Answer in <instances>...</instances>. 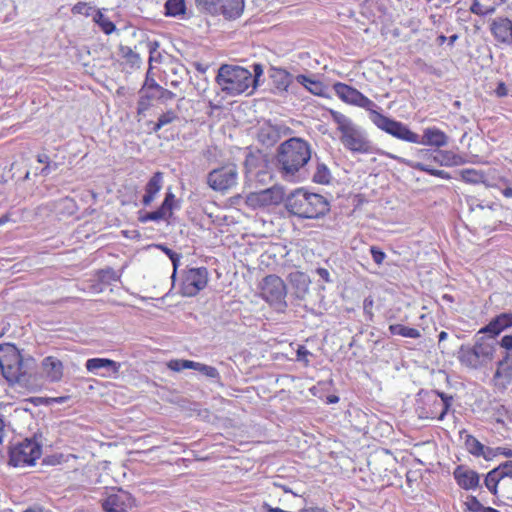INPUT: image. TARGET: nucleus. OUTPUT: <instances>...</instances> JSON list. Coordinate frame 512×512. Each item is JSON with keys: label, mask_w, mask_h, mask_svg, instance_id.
Listing matches in <instances>:
<instances>
[{"label": "nucleus", "mask_w": 512, "mask_h": 512, "mask_svg": "<svg viewBox=\"0 0 512 512\" xmlns=\"http://www.w3.org/2000/svg\"><path fill=\"white\" fill-rule=\"evenodd\" d=\"M119 55L126 60L128 64H130L132 67L134 66H140L141 64V58L139 54L134 52L130 47L120 45L119 46Z\"/></svg>", "instance_id": "obj_34"}, {"label": "nucleus", "mask_w": 512, "mask_h": 512, "mask_svg": "<svg viewBox=\"0 0 512 512\" xmlns=\"http://www.w3.org/2000/svg\"><path fill=\"white\" fill-rule=\"evenodd\" d=\"M310 354L311 353L304 346H299L297 349V360L308 362L307 356Z\"/></svg>", "instance_id": "obj_58"}, {"label": "nucleus", "mask_w": 512, "mask_h": 512, "mask_svg": "<svg viewBox=\"0 0 512 512\" xmlns=\"http://www.w3.org/2000/svg\"><path fill=\"white\" fill-rule=\"evenodd\" d=\"M288 280L295 290V296L298 299H304L309 290L310 279L308 275L300 271H294L288 275Z\"/></svg>", "instance_id": "obj_25"}, {"label": "nucleus", "mask_w": 512, "mask_h": 512, "mask_svg": "<svg viewBox=\"0 0 512 512\" xmlns=\"http://www.w3.org/2000/svg\"><path fill=\"white\" fill-rule=\"evenodd\" d=\"M287 291L284 281L277 275H268L263 279L261 287L262 297L278 311H284L287 307L285 301Z\"/></svg>", "instance_id": "obj_10"}, {"label": "nucleus", "mask_w": 512, "mask_h": 512, "mask_svg": "<svg viewBox=\"0 0 512 512\" xmlns=\"http://www.w3.org/2000/svg\"><path fill=\"white\" fill-rule=\"evenodd\" d=\"M296 80L299 84L303 85L309 92L316 96H322L324 93V85L318 80H313L305 75L296 76Z\"/></svg>", "instance_id": "obj_30"}, {"label": "nucleus", "mask_w": 512, "mask_h": 512, "mask_svg": "<svg viewBox=\"0 0 512 512\" xmlns=\"http://www.w3.org/2000/svg\"><path fill=\"white\" fill-rule=\"evenodd\" d=\"M59 165L56 162L50 161L46 166H44L41 170V174L43 176H47L50 173L56 171L58 169Z\"/></svg>", "instance_id": "obj_56"}, {"label": "nucleus", "mask_w": 512, "mask_h": 512, "mask_svg": "<svg viewBox=\"0 0 512 512\" xmlns=\"http://www.w3.org/2000/svg\"><path fill=\"white\" fill-rule=\"evenodd\" d=\"M159 86L149 88H140L138 91L139 99L137 102V113L139 115L145 114V112L152 106L153 101L159 102V92L157 91Z\"/></svg>", "instance_id": "obj_23"}, {"label": "nucleus", "mask_w": 512, "mask_h": 512, "mask_svg": "<svg viewBox=\"0 0 512 512\" xmlns=\"http://www.w3.org/2000/svg\"><path fill=\"white\" fill-rule=\"evenodd\" d=\"M238 169L233 163L213 169L207 176L208 185L215 191H225L237 184Z\"/></svg>", "instance_id": "obj_11"}, {"label": "nucleus", "mask_w": 512, "mask_h": 512, "mask_svg": "<svg viewBox=\"0 0 512 512\" xmlns=\"http://www.w3.org/2000/svg\"><path fill=\"white\" fill-rule=\"evenodd\" d=\"M253 72H254V75H252L253 85H252V90L249 92V94H251L252 91L259 85L260 77L263 75L262 65L259 63L254 64Z\"/></svg>", "instance_id": "obj_49"}, {"label": "nucleus", "mask_w": 512, "mask_h": 512, "mask_svg": "<svg viewBox=\"0 0 512 512\" xmlns=\"http://www.w3.org/2000/svg\"><path fill=\"white\" fill-rule=\"evenodd\" d=\"M170 260H171V262L173 264V268H174V271H173V274H172L171 278L174 280L175 277H176L177 268H178L179 263H180V255L177 254L173 258H171Z\"/></svg>", "instance_id": "obj_61"}, {"label": "nucleus", "mask_w": 512, "mask_h": 512, "mask_svg": "<svg viewBox=\"0 0 512 512\" xmlns=\"http://www.w3.org/2000/svg\"><path fill=\"white\" fill-rule=\"evenodd\" d=\"M157 91L159 92V103L161 104H166L167 102L174 99L176 96L172 91L165 89L162 86H159Z\"/></svg>", "instance_id": "obj_47"}, {"label": "nucleus", "mask_w": 512, "mask_h": 512, "mask_svg": "<svg viewBox=\"0 0 512 512\" xmlns=\"http://www.w3.org/2000/svg\"><path fill=\"white\" fill-rule=\"evenodd\" d=\"M196 363L197 362H194V361H191V360H178V359H175V360H170L167 363V366H168V368L170 370L179 372V371H182L184 369H193V370H195Z\"/></svg>", "instance_id": "obj_38"}, {"label": "nucleus", "mask_w": 512, "mask_h": 512, "mask_svg": "<svg viewBox=\"0 0 512 512\" xmlns=\"http://www.w3.org/2000/svg\"><path fill=\"white\" fill-rule=\"evenodd\" d=\"M329 112H330V115H331L333 121L338 125L337 129L341 133H343L350 127L354 126L353 122L348 117H346L344 114H342L338 111L332 110V109Z\"/></svg>", "instance_id": "obj_36"}, {"label": "nucleus", "mask_w": 512, "mask_h": 512, "mask_svg": "<svg viewBox=\"0 0 512 512\" xmlns=\"http://www.w3.org/2000/svg\"><path fill=\"white\" fill-rule=\"evenodd\" d=\"M270 189V192H272L269 196L271 197V200H273L271 202V205L273 204H279L280 202H282L284 199L283 197V192L281 189L277 188V187H272V188H269Z\"/></svg>", "instance_id": "obj_52"}, {"label": "nucleus", "mask_w": 512, "mask_h": 512, "mask_svg": "<svg viewBox=\"0 0 512 512\" xmlns=\"http://www.w3.org/2000/svg\"><path fill=\"white\" fill-rule=\"evenodd\" d=\"M497 467H498L499 472L501 473L503 479L504 478L512 479V460L502 462Z\"/></svg>", "instance_id": "obj_48"}, {"label": "nucleus", "mask_w": 512, "mask_h": 512, "mask_svg": "<svg viewBox=\"0 0 512 512\" xmlns=\"http://www.w3.org/2000/svg\"><path fill=\"white\" fill-rule=\"evenodd\" d=\"M494 92H495V95L498 98L506 97L508 95V93H509L508 88H507L506 84L503 81H500L497 84V87H496Z\"/></svg>", "instance_id": "obj_54"}, {"label": "nucleus", "mask_w": 512, "mask_h": 512, "mask_svg": "<svg viewBox=\"0 0 512 512\" xmlns=\"http://www.w3.org/2000/svg\"><path fill=\"white\" fill-rule=\"evenodd\" d=\"M134 499L130 493L122 489L113 490L101 500L105 512H128L133 507Z\"/></svg>", "instance_id": "obj_14"}, {"label": "nucleus", "mask_w": 512, "mask_h": 512, "mask_svg": "<svg viewBox=\"0 0 512 512\" xmlns=\"http://www.w3.org/2000/svg\"><path fill=\"white\" fill-rule=\"evenodd\" d=\"M373 305H374V300L371 296L366 297L364 299L363 312L368 317L369 320H372V318H373V312H372Z\"/></svg>", "instance_id": "obj_51"}, {"label": "nucleus", "mask_w": 512, "mask_h": 512, "mask_svg": "<svg viewBox=\"0 0 512 512\" xmlns=\"http://www.w3.org/2000/svg\"><path fill=\"white\" fill-rule=\"evenodd\" d=\"M333 89L342 101L364 108L369 111V114L371 111H375L373 108L376 104L356 88L342 82H337L333 85Z\"/></svg>", "instance_id": "obj_13"}, {"label": "nucleus", "mask_w": 512, "mask_h": 512, "mask_svg": "<svg viewBox=\"0 0 512 512\" xmlns=\"http://www.w3.org/2000/svg\"><path fill=\"white\" fill-rule=\"evenodd\" d=\"M271 193L272 192H270V189L251 192L246 196V204L252 208L269 206L273 201L269 196Z\"/></svg>", "instance_id": "obj_28"}, {"label": "nucleus", "mask_w": 512, "mask_h": 512, "mask_svg": "<svg viewBox=\"0 0 512 512\" xmlns=\"http://www.w3.org/2000/svg\"><path fill=\"white\" fill-rule=\"evenodd\" d=\"M310 159V144L302 138L292 137L277 148V168L284 178L294 177Z\"/></svg>", "instance_id": "obj_2"}, {"label": "nucleus", "mask_w": 512, "mask_h": 512, "mask_svg": "<svg viewBox=\"0 0 512 512\" xmlns=\"http://www.w3.org/2000/svg\"><path fill=\"white\" fill-rule=\"evenodd\" d=\"M460 437H464L465 448L471 455L475 457H480L481 454H484L483 448L485 445L478 441V439L475 438L473 435L469 434L467 430H461Z\"/></svg>", "instance_id": "obj_29"}, {"label": "nucleus", "mask_w": 512, "mask_h": 512, "mask_svg": "<svg viewBox=\"0 0 512 512\" xmlns=\"http://www.w3.org/2000/svg\"><path fill=\"white\" fill-rule=\"evenodd\" d=\"M159 215L155 213V211H151V212H145V213H139V217H138V220L142 223H146L148 221H155V222H158V217Z\"/></svg>", "instance_id": "obj_53"}, {"label": "nucleus", "mask_w": 512, "mask_h": 512, "mask_svg": "<svg viewBox=\"0 0 512 512\" xmlns=\"http://www.w3.org/2000/svg\"><path fill=\"white\" fill-rule=\"evenodd\" d=\"M199 12L223 16L226 20L239 18L244 11V0H195Z\"/></svg>", "instance_id": "obj_7"}, {"label": "nucleus", "mask_w": 512, "mask_h": 512, "mask_svg": "<svg viewBox=\"0 0 512 512\" xmlns=\"http://www.w3.org/2000/svg\"><path fill=\"white\" fill-rule=\"evenodd\" d=\"M163 173L160 171L155 172L147 184L145 185V193L142 198V204L149 206L156 198L159 191L163 186Z\"/></svg>", "instance_id": "obj_21"}, {"label": "nucleus", "mask_w": 512, "mask_h": 512, "mask_svg": "<svg viewBox=\"0 0 512 512\" xmlns=\"http://www.w3.org/2000/svg\"><path fill=\"white\" fill-rule=\"evenodd\" d=\"M147 86H148L149 88H152V87H155V86H160V85H159V84L154 80V78H151V77L149 76V72L147 73L146 78H145V81H144V83H143V85H142V87H141V88H145V87H147Z\"/></svg>", "instance_id": "obj_60"}, {"label": "nucleus", "mask_w": 512, "mask_h": 512, "mask_svg": "<svg viewBox=\"0 0 512 512\" xmlns=\"http://www.w3.org/2000/svg\"><path fill=\"white\" fill-rule=\"evenodd\" d=\"M312 179L318 184H328L331 179L330 170L324 163L318 162Z\"/></svg>", "instance_id": "obj_35"}, {"label": "nucleus", "mask_w": 512, "mask_h": 512, "mask_svg": "<svg viewBox=\"0 0 512 512\" xmlns=\"http://www.w3.org/2000/svg\"><path fill=\"white\" fill-rule=\"evenodd\" d=\"M418 144L443 147L448 144V136L436 127H428L424 129Z\"/></svg>", "instance_id": "obj_22"}, {"label": "nucleus", "mask_w": 512, "mask_h": 512, "mask_svg": "<svg viewBox=\"0 0 512 512\" xmlns=\"http://www.w3.org/2000/svg\"><path fill=\"white\" fill-rule=\"evenodd\" d=\"M471 13L478 16H486L491 15L495 12L494 6H485L481 4L478 0H474L470 6Z\"/></svg>", "instance_id": "obj_39"}, {"label": "nucleus", "mask_w": 512, "mask_h": 512, "mask_svg": "<svg viewBox=\"0 0 512 512\" xmlns=\"http://www.w3.org/2000/svg\"><path fill=\"white\" fill-rule=\"evenodd\" d=\"M37 161L45 166L51 161L50 157L45 153H40L37 155Z\"/></svg>", "instance_id": "obj_63"}, {"label": "nucleus", "mask_w": 512, "mask_h": 512, "mask_svg": "<svg viewBox=\"0 0 512 512\" xmlns=\"http://www.w3.org/2000/svg\"><path fill=\"white\" fill-rule=\"evenodd\" d=\"M389 331L392 335H400L407 338L417 339L421 337V333L418 329L406 327L402 324H391Z\"/></svg>", "instance_id": "obj_32"}, {"label": "nucleus", "mask_w": 512, "mask_h": 512, "mask_svg": "<svg viewBox=\"0 0 512 512\" xmlns=\"http://www.w3.org/2000/svg\"><path fill=\"white\" fill-rule=\"evenodd\" d=\"M502 480L503 477L499 472L498 467H495L486 474L484 478V485H499Z\"/></svg>", "instance_id": "obj_44"}, {"label": "nucleus", "mask_w": 512, "mask_h": 512, "mask_svg": "<svg viewBox=\"0 0 512 512\" xmlns=\"http://www.w3.org/2000/svg\"><path fill=\"white\" fill-rule=\"evenodd\" d=\"M121 364L114 360L108 358H90L85 363V368L87 371L101 375L103 377L107 376L105 373H99V370L106 369L111 371L113 374L119 373Z\"/></svg>", "instance_id": "obj_19"}, {"label": "nucleus", "mask_w": 512, "mask_h": 512, "mask_svg": "<svg viewBox=\"0 0 512 512\" xmlns=\"http://www.w3.org/2000/svg\"><path fill=\"white\" fill-rule=\"evenodd\" d=\"M370 253H371L373 261L377 265H382L384 260L387 257L386 253L382 249H380L378 246H371Z\"/></svg>", "instance_id": "obj_45"}, {"label": "nucleus", "mask_w": 512, "mask_h": 512, "mask_svg": "<svg viewBox=\"0 0 512 512\" xmlns=\"http://www.w3.org/2000/svg\"><path fill=\"white\" fill-rule=\"evenodd\" d=\"M461 177L468 183H479L482 181L483 175L474 169H465L461 172Z\"/></svg>", "instance_id": "obj_42"}, {"label": "nucleus", "mask_w": 512, "mask_h": 512, "mask_svg": "<svg viewBox=\"0 0 512 512\" xmlns=\"http://www.w3.org/2000/svg\"><path fill=\"white\" fill-rule=\"evenodd\" d=\"M497 343L495 339L478 337L473 346L461 345L457 358L463 366L478 369L492 361Z\"/></svg>", "instance_id": "obj_5"}, {"label": "nucleus", "mask_w": 512, "mask_h": 512, "mask_svg": "<svg viewBox=\"0 0 512 512\" xmlns=\"http://www.w3.org/2000/svg\"><path fill=\"white\" fill-rule=\"evenodd\" d=\"M35 360L32 357L23 358L14 344H0V368L3 377L10 385L28 387L30 384V370Z\"/></svg>", "instance_id": "obj_1"}, {"label": "nucleus", "mask_w": 512, "mask_h": 512, "mask_svg": "<svg viewBox=\"0 0 512 512\" xmlns=\"http://www.w3.org/2000/svg\"><path fill=\"white\" fill-rule=\"evenodd\" d=\"M284 206L290 215L301 219H317L330 210L328 200L317 193L298 188L287 195Z\"/></svg>", "instance_id": "obj_3"}, {"label": "nucleus", "mask_w": 512, "mask_h": 512, "mask_svg": "<svg viewBox=\"0 0 512 512\" xmlns=\"http://www.w3.org/2000/svg\"><path fill=\"white\" fill-rule=\"evenodd\" d=\"M499 345L506 350L505 355L497 363L495 377L501 375V370L512 368V334L504 335L499 341Z\"/></svg>", "instance_id": "obj_27"}, {"label": "nucleus", "mask_w": 512, "mask_h": 512, "mask_svg": "<svg viewBox=\"0 0 512 512\" xmlns=\"http://www.w3.org/2000/svg\"><path fill=\"white\" fill-rule=\"evenodd\" d=\"M495 452L498 455H503L506 458H512V449L507 447H496Z\"/></svg>", "instance_id": "obj_59"}, {"label": "nucleus", "mask_w": 512, "mask_h": 512, "mask_svg": "<svg viewBox=\"0 0 512 512\" xmlns=\"http://www.w3.org/2000/svg\"><path fill=\"white\" fill-rule=\"evenodd\" d=\"M41 453V444L34 439L26 438L10 449L9 464L14 467L33 465Z\"/></svg>", "instance_id": "obj_9"}, {"label": "nucleus", "mask_w": 512, "mask_h": 512, "mask_svg": "<svg viewBox=\"0 0 512 512\" xmlns=\"http://www.w3.org/2000/svg\"><path fill=\"white\" fill-rule=\"evenodd\" d=\"M176 119H178V116L174 110H168L165 113L161 114L158 118L160 124H163L164 126L172 123Z\"/></svg>", "instance_id": "obj_50"}, {"label": "nucleus", "mask_w": 512, "mask_h": 512, "mask_svg": "<svg viewBox=\"0 0 512 512\" xmlns=\"http://www.w3.org/2000/svg\"><path fill=\"white\" fill-rule=\"evenodd\" d=\"M270 78L275 92L279 94L286 92L293 81L292 74L282 68H272Z\"/></svg>", "instance_id": "obj_24"}, {"label": "nucleus", "mask_w": 512, "mask_h": 512, "mask_svg": "<svg viewBox=\"0 0 512 512\" xmlns=\"http://www.w3.org/2000/svg\"><path fill=\"white\" fill-rule=\"evenodd\" d=\"M410 166L416 170L427 172L428 174H430L432 176H436V177H439L442 179L450 178L449 174L446 171L430 168L428 165H426L424 163L417 162V163L410 164Z\"/></svg>", "instance_id": "obj_37"}, {"label": "nucleus", "mask_w": 512, "mask_h": 512, "mask_svg": "<svg viewBox=\"0 0 512 512\" xmlns=\"http://www.w3.org/2000/svg\"><path fill=\"white\" fill-rule=\"evenodd\" d=\"M195 370L199 371L200 373L204 374L205 376L212 378V379H218L220 377V374L218 370L213 367L206 364H202L197 362Z\"/></svg>", "instance_id": "obj_43"}, {"label": "nucleus", "mask_w": 512, "mask_h": 512, "mask_svg": "<svg viewBox=\"0 0 512 512\" xmlns=\"http://www.w3.org/2000/svg\"><path fill=\"white\" fill-rule=\"evenodd\" d=\"M93 21L106 35H110L116 31V25L105 17L100 9L95 10V13L93 14Z\"/></svg>", "instance_id": "obj_31"}, {"label": "nucleus", "mask_w": 512, "mask_h": 512, "mask_svg": "<svg viewBox=\"0 0 512 512\" xmlns=\"http://www.w3.org/2000/svg\"><path fill=\"white\" fill-rule=\"evenodd\" d=\"M256 161H257V157L254 156L252 153H248L245 158V166L247 168L250 166H254Z\"/></svg>", "instance_id": "obj_62"}, {"label": "nucleus", "mask_w": 512, "mask_h": 512, "mask_svg": "<svg viewBox=\"0 0 512 512\" xmlns=\"http://www.w3.org/2000/svg\"><path fill=\"white\" fill-rule=\"evenodd\" d=\"M46 378L51 382H58L63 377V363L54 356H47L41 362Z\"/></svg>", "instance_id": "obj_20"}, {"label": "nucleus", "mask_w": 512, "mask_h": 512, "mask_svg": "<svg viewBox=\"0 0 512 512\" xmlns=\"http://www.w3.org/2000/svg\"><path fill=\"white\" fill-rule=\"evenodd\" d=\"M159 247L169 257V259L173 258L175 255L178 254V253L174 252L172 249H170V248H168L166 246L160 245Z\"/></svg>", "instance_id": "obj_64"}, {"label": "nucleus", "mask_w": 512, "mask_h": 512, "mask_svg": "<svg viewBox=\"0 0 512 512\" xmlns=\"http://www.w3.org/2000/svg\"><path fill=\"white\" fill-rule=\"evenodd\" d=\"M370 120L379 129L399 140L409 143H419L420 141V135L411 131L406 124L389 118L376 110L371 111Z\"/></svg>", "instance_id": "obj_8"}, {"label": "nucleus", "mask_w": 512, "mask_h": 512, "mask_svg": "<svg viewBox=\"0 0 512 512\" xmlns=\"http://www.w3.org/2000/svg\"><path fill=\"white\" fill-rule=\"evenodd\" d=\"M98 278L103 283H111L114 281H118L120 279V275L111 267H107L98 272Z\"/></svg>", "instance_id": "obj_40"}, {"label": "nucleus", "mask_w": 512, "mask_h": 512, "mask_svg": "<svg viewBox=\"0 0 512 512\" xmlns=\"http://www.w3.org/2000/svg\"><path fill=\"white\" fill-rule=\"evenodd\" d=\"M454 398L438 390L426 392L422 399V406L417 407L421 419H437L442 421L449 412Z\"/></svg>", "instance_id": "obj_6"}, {"label": "nucleus", "mask_w": 512, "mask_h": 512, "mask_svg": "<svg viewBox=\"0 0 512 512\" xmlns=\"http://www.w3.org/2000/svg\"><path fill=\"white\" fill-rule=\"evenodd\" d=\"M315 273L324 281V282H331L330 279V273L326 268L319 267L315 270Z\"/></svg>", "instance_id": "obj_57"}, {"label": "nucleus", "mask_w": 512, "mask_h": 512, "mask_svg": "<svg viewBox=\"0 0 512 512\" xmlns=\"http://www.w3.org/2000/svg\"><path fill=\"white\" fill-rule=\"evenodd\" d=\"M512 327V313L503 312L493 317L490 322L480 329L478 334L490 333L491 339H495L502 331Z\"/></svg>", "instance_id": "obj_18"}, {"label": "nucleus", "mask_w": 512, "mask_h": 512, "mask_svg": "<svg viewBox=\"0 0 512 512\" xmlns=\"http://www.w3.org/2000/svg\"><path fill=\"white\" fill-rule=\"evenodd\" d=\"M221 91L229 96H237L252 89V73L237 65L222 64L215 78Z\"/></svg>", "instance_id": "obj_4"}, {"label": "nucleus", "mask_w": 512, "mask_h": 512, "mask_svg": "<svg viewBox=\"0 0 512 512\" xmlns=\"http://www.w3.org/2000/svg\"><path fill=\"white\" fill-rule=\"evenodd\" d=\"M466 506L469 511L472 512H482L484 506L480 503V501L475 496H468L466 501Z\"/></svg>", "instance_id": "obj_46"}, {"label": "nucleus", "mask_w": 512, "mask_h": 512, "mask_svg": "<svg viewBox=\"0 0 512 512\" xmlns=\"http://www.w3.org/2000/svg\"><path fill=\"white\" fill-rule=\"evenodd\" d=\"M340 141L352 152L369 153L371 150L370 141L355 125L341 133Z\"/></svg>", "instance_id": "obj_15"}, {"label": "nucleus", "mask_w": 512, "mask_h": 512, "mask_svg": "<svg viewBox=\"0 0 512 512\" xmlns=\"http://www.w3.org/2000/svg\"><path fill=\"white\" fill-rule=\"evenodd\" d=\"M95 10L96 9L87 2H78L71 8L72 14H80L86 17L91 16L93 12L95 13Z\"/></svg>", "instance_id": "obj_41"}, {"label": "nucleus", "mask_w": 512, "mask_h": 512, "mask_svg": "<svg viewBox=\"0 0 512 512\" xmlns=\"http://www.w3.org/2000/svg\"><path fill=\"white\" fill-rule=\"evenodd\" d=\"M489 29L498 43L512 45V21L508 17H496L490 22Z\"/></svg>", "instance_id": "obj_16"}, {"label": "nucleus", "mask_w": 512, "mask_h": 512, "mask_svg": "<svg viewBox=\"0 0 512 512\" xmlns=\"http://www.w3.org/2000/svg\"><path fill=\"white\" fill-rule=\"evenodd\" d=\"M178 203L179 200L176 199L175 194L169 188L160 207L155 210V213L159 215L158 220L169 221L173 216V210L179 208Z\"/></svg>", "instance_id": "obj_26"}, {"label": "nucleus", "mask_w": 512, "mask_h": 512, "mask_svg": "<svg viewBox=\"0 0 512 512\" xmlns=\"http://www.w3.org/2000/svg\"><path fill=\"white\" fill-rule=\"evenodd\" d=\"M483 453L480 457H483L486 461L493 460L496 456H498V453L495 452V448L484 446Z\"/></svg>", "instance_id": "obj_55"}, {"label": "nucleus", "mask_w": 512, "mask_h": 512, "mask_svg": "<svg viewBox=\"0 0 512 512\" xmlns=\"http://www.w3.org/2000/svg\"><path fill=\"white\" fill-rule=\"evenodd\" d=\"M457 485L464 490H475L480 487V475L465 465H458L453 471Z\"/></svg>", "instance_id": "obj_17"}, {"label": "nucleus", "mask_w": 512, "mask_h": 512, "mask_svg": "<svg viewBox=\"0 0 512 512\" xmlns=\"http://www.w3.org/2000/svg\"><path fill=\"white\" fill-rule=\"evenodd\" d=\"M185 0H167L165 3V14L176 17L185 13Z\"/></svg>", "instance_id": "obj_33"}, {"label": "nucleus", "mask_w": 512, "mask_h": 512, "mask_svg": "<svg viewBox=\"0 0 512 512\" xmlns=\"http://www.w3.org/2000/svg\"><path fill=\"white\" fill-rule=\"evenodd\" d=\"M208 283V270L206 267L190 268L183 277L181 294L186 297L196 296Z\"/></svg>", "instance_id": "obj_12"}]
</instances>
